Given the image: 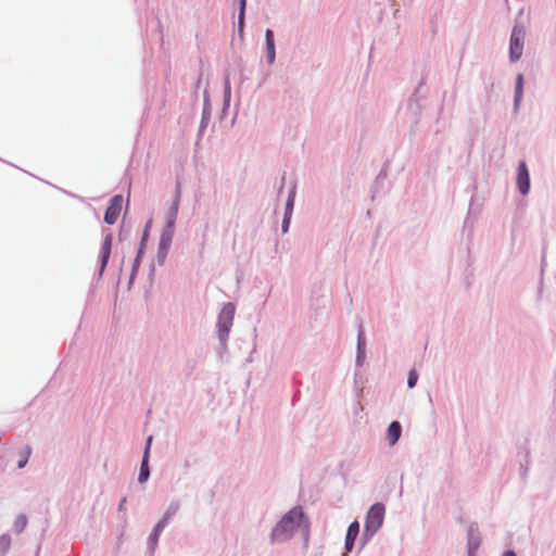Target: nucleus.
I'll return each instance as SVG.
<instances>
[{"instance_id": "obj_1", "label": "nucleus", "mask_w": 556, "mask_h": 556, "mask_svg": "<svg viewBox=\"0 0 556 556\" xmlns=\"http://www.w3.org/2000/svg\"><path fill=\"white\" fill-rule=\"evenodd\" d=\"M303 522H305V528L307 529L302 509L300 507L292 508L273 529V542L287 541L293 535L294 531L300 528Z\"/></svg>"}, {"instance_id": "obj_2", "label": "nucleus", "mask_w": 556, "mask_h": 556, "mask_svg": "<svg viewBox=\"0 0 556 556\" xmlns=\"http://www.w3.org/2000/svg\"><path fill=\"white\" fill-rule=\"evenodd\" d=\"M235 305L232 303H226L219 313L217 327L218 334L222 341H225L230 332L233 318H235Z\"/></svg>"}, {"instance_id": "obj_3", "label": "nucleus", "mask_w": 556, "mask_h": 556, "mask_svg": "<svg viewBox=\"0 0 556 556\" xmlns=\"http://www.w3.org/2000/svg\"><path fill=\"white\" fill-rule=\"evenodd\" d=\"M384 518V506L381 503L374 504L367 513L365 531L372 535L382 526Z\"/></svg>"}, {"instance_id": "obj_4", "label": "nucleus", "mask_w": 556, "mask_h": 556, "mask_svg": "<svg viewBox=\"0 0 556 556\" xmlns=\"http://www.w3.org/2000/svg\"><path fill=\"white\" fill-rule=\"evenodd\" d=\"M525 30L515 26L510 36L509 56L511 62L518 61L523 51Z\"/></svg>"}, {"instance_id": "obj_5", "label": "nucleus", "mask_w": 556, "mask_h": 556, "mask_svg": "<svg viewBox=\"0 0 556 556\" xmlns=\"http://www.w3.org/2000/svg\"><path fill=\"white\" fill-rule=\"evenodd\" d=\"M123 206V197L121 194L114 195L104 214V222L109 225H114L121 214Z\"/></svg>"}, {"instance_id": "obj_6", "label": "nucleus", "mask_w": 556, "mask_h": 556, "mask_svg": "<svg viewBox=\"0 0 556 556\" xmlns=\"http://www.w3.org/2000/svg\"><path fill=\"white\" fill-rule=\"evenodd\" d=\"M517 186L522 194H527L530 189V177H529V170L527 167V164L525 162H521L518 166V173H517Z\"/></svg>"}, {"instance_id": "obj_7", "label": "nucleus", "mask_w": 556, "mask_h": 556, "mask_svg": "<svg viewBox=\"0 0 556 556\" xmlns=\"http://www.w3.org/2000/svg\"><path fill=\"white\" fill-rule=\"evenodd\" d=\"M112 243H113V236L111 232H109L102 242L101 250H100V275L104 271L106 264L109 262L111 250H112Z\"/></svg>"}, {"instance_id": "obj_8", "label": "nucleus", "mask_w": 556, "mask_h": 556, "mask_svg": "<svg viewBox=\"0 0 556 556\" xmlns=\"http://www.w3.org/2000/svg\"><path fill=\"white\" fill-rule=\"evenodd\" d=\"M151 443H152V437H149L147 440V445L144 448V454H143V458H142V463H141V467H140V473L138 477V480L140 483L146 482L150 476V469H149L148 463H149Z\"/></svg>"}, {"instance_id": "obj_9", "label": "nucleus", "mask_w": 556, "mask_h": 556, "mask_svg": "<svg viewBox=\"0 0 556 556\" xmlns=\"http://www.w3.org/2000/svg\"><path fill=\"white\" fill-rule=\"evenodd\" d=\"M358 532H359L358 522L357 521L352 522L348 528L346 538H345V549L348 552L352 551L354 541L357 538Z\"/></svg>"}, {"instance_id": "obj_10", "label": "nucleus", "mask_w": 556, "mask_h": 556, "mask_svg": "<svg viewBox=\"0 0 556 556\" xmlns=\"http://www.w3.org/2000/svg\"><path fill=\"white\" fill-rule=\"evenodd\" d=\"M402 427L399 421H392L387 430V439L389 444L393 446L400 439Z\"/></svg>"}, {"instance_id": "obj_11", "label": "nucleus", "mask_w": 556, "mask_h": 556, "mask_svg": "<svg viewBox=\"0 0 556 556\" xmlns=\"http://www.w3.org/2000/svg\"><path fill=\"white\" fill-rule=\"evenodd\" d=\"M266 49H267V59L271 64L275 61V45H274V34L270 29L266 30Z\"/></svg>"}, {"instance_id": "obj_12", "label": "nucleus", "mask_w": 556, "mask_h": 556, "mask_svg": "<svg viewBox=\"0 0 556 556\" xmlns=\"http://www.w3.org/2000/svg\"><path fill=\"white\" fill-rule=\"evenodd\" d=\"M31 454V447L29 445L25 446L23 451L20 452V460L17 463L18 468H24L28 463V459Z\"/></svg>"}, {"instance_id": "obj_13", "label": "nucleus", "mask_w": 556, "mask_h": 556, "mask_svg": "<svg viewBox=\"0 0 556 556\" xmlns=\"http://www.w3.org/2000/svg\"><path fill=\"white\" fill-rule=\"evenodd\" d=\"M522 91H523V75L519 74L517 77L516 97H515V102L517 104L520 102V99L522 97Z\"/></svg>"}, {"instance_id": "obj_14", "label": "nucleus", "mask_w": 556, "mask_h": 556, "mask_svg": "<svg viewBox=\"0 0 556 556\" xmlns=\"http://www.w3.org/2000/svg\"><path fill=\"white\" fill-rule=\"evenodd\" d=\"M245 7H247V1L240 0V11H239V16H238L239 31H242L243 27H244Z\"/></svg>"}, {"instance_id": "obj_15", "label": "nucleus", "mask_w": 556, "mask_h": 556, "mask_svg": "<svg viewBox=\"0 0 556 556\" xmlns=\"http://www.w3.org/2000/svg\"><path fill=\"white\" fill-rule=\"evenodd\" d=\"M142 253H143V250H142V248H140L138 251V254L134 261L131 278L135 276V274L137 273L139 266H140Z\"/></svg>"}, {"instance_id": "obj_16", "label": "nucleus", "mask_w": 556, "mask_h": 556, "mask_svg": "<svg viewBox=\"0 0 556 556\" xmlns=\"http://www.w3.org/2000/svg\"><path fill=\"white\" fill-rule=\"evenodd\" d=\"M417 379H418V375L416 372L415 369H412L408 374V379H407V386L408 388H414L417 383Z\"/></svg>"}, {"instance_id": "obj_17", "label": "nucleus", "mask_w": 556, "mask_h": 556, "mask_svg": "<svg viewBox=\"0 0 556 556\" xmlns=\"http://www.w3.org/2000/svg\"><path fill=\"white\" fill-rule=\"evenodd\" d=\"M165 522H166V519L163 518L162 520H160L157 522V525L155 526L154 528V532H153V536L154 539L156 540V538L160 535V533L162 532L163 528L165 527Z\"/></svg>"}, {"instance_id": "obj_18", "label": "nucleus", "mask_w": 556, "mask_h": 556, "mask_svg": "<svg viewBox=\"0 0 556 556\" xmlns=\"http://www.w3.org/2000/svg\"><path fill=\"white\" fill-rule=\"evenodd\" d=\"M26 517L25 516H21L17 518L16 522H15V528L17 531H22L25 526H26Z\"/></svg>"}, {"instance_id": "obj_19", "label": "nucleus", "mask_w": 556, "mask_h": 556, "mask_svg": "<svg viewBox=\"0 0 556 556\" xmlns=\"http://www.w3.org/2000/svg\"><path fill=\"white\" fill-rule=\"evenodd\" d=\"M365 346V336L363 329L359 330L358 333V352L359 354L363 353V349Z\"/></svg>"}, {"instance_id": "obj_20", "label": "nucleus", "mask_w": 556, "mask_h": 556, "mask_svg": "<svg viewBox=\"0 0 556 556\" xmlns=\"http://www.w3.org/2000/svg\"><path fill=\"white\" fill-rule=\"evenodd\" d=\"M150 224H151V222H149L147 224L146 229L143 231V236H142L141 243H140V248H142V250L144 249V245H146V241H147L149 229H150Z\"/></svg>"}, {"instance_id": "obj_21", "label": "nucleus", "mask_w": 556, "mask_h": 556, "mask_svg": "<svg viewBox=\"0 0 556 556\" xmlns=\"http://www.w3.org/2000/svg\"><path fill=\"white\" fill-rule=\"evenodd\" d=\"M125 504H126V497L122 498V501H121V503H119V510H123V509H124Z\"/></svg>"}, {"instance_id": "obj_22", "label": "nucleus", "mask_w": 556, "mask_h": 556, "mask_svg": "<svg viewBox=\"0 0 556 556\" xmlns=\"http://www.w3.org/2000/svg\"><path fill=\"white\" fill-rule=\"evenodd\" d=\"M287 228H288V222H287V219H285L283 225H282L283 231H287Z\"/></svg>"}, {"instance_id": "obj_23", "label": "nucleus", "mask_w": 556, "mask_h": 556, "mask_svg": "<svg viewBox=\"0 0 556 556\" xmlns=\"http://www.w3.org/2000/svg\"><path fill=\"white\" fill-rule=\"evenodd\" d=\"M504 556H516V554L513 551H508L504 554Z\"/></svg>"}, {"instance_id": "obj_24", "label": "nucleus", "mask_w": 556, "mask_h": 556, "mask_svg": "<svg viewBox=\"0 0 556 556\" xmlns=\"http://www.w3.org/2000/svg\"><path fill=\"white\" fill-rule=\"evenodd\" d=\"M292 203H293V200H292L291 198H289L288 203H287V206H288V207H291V206H292Z\"/></svg>"}]
</instances>
